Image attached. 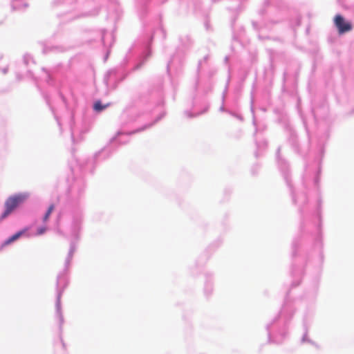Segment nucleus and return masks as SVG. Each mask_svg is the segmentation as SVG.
I'll return each instance as SVG.
<instances>
[{
    "mask_svg": "<svg viewBox=\"0 0 354 354\" xmlns=\"http://www.w3.org/2000/svg\"><path fill=\"white\" fill-rule=\"evenodd\" d=\"M28 196L25 194H19L10 196L5 202V211L1 216V219L6 218L19 205L23 203Z\"/></svg>",
    "mask_w": 354,
    "mask_h": 354,
    "instance_id": "nucleus-1",
    "label": "nucleus"
},
{
    "mask_svg": "<svg viewBox=\"0 0 354 354\" xmlns=\"http://www.w3.org/2000/svg\"><path fill=\"white\" fill-rule=\"evenodd\" d=\"M334 24L338 30L339 34H344L352 30L353 26L351 22L346 21L344 18L340 15H337L334 18Z\"/></svg>",
    "mask_w": 354,
    "mask_h": 354,
    "instance_id": "nucleus-2",
    "label": "nucleus"
},
{
    "mask_svg": "<svg viewBox=\"0 0 354 354\" xmlns=\"http://www.w3.org/2000/svg\"><path fill=\"white\" fill-rule=\"evenodd\" d=\"M26 232V230L19 231L17 232L16 234H13L12 236H10L9 239H8L5 243L4 245H8L15 241L17 240L24 232Z\"/></svg>",
    "mask_w": 354,
    "mask_h": 354,
    "instance_id": "nucleus-3",
    "label": "nucleus"
},
{
    "mask_svg": "<svg viewBox=\"0 0 354 354\" xmlns=\"http://www.w3.org/2000/svg\"><path fill=\"white\" fill-rule=\"evenodd\" d=\"M108 106V104L103 105L100 101H97L94 104V109L96 111H102Z\"/></svg>",
    "mask_w": 354,
    "mask_h": 354,
    "instance_id": "nucleus-4",
    "label": "nucleus"
},
{
    "mask_svg": "<svg viewBox=\"0 0 354 354\" xmlns=\"http://www.w3.org/2000/svg\"><path fill=\"white\" fill-rule=\"evenodd\" d=\"M54 208H55V206L53 204L50 205L46 212V213L45 214L44 218H43V221L44 222L47 221L51 214V213L53 212V211L54 210Z\"/></svg>",
    "mask_w": 354,
    "mask_h": 354,
    "instance_id": "nucleus-5",
    "label": "nucleus"
},
{
    "mask_svg": "<svg viewBox=\"0 0 354 354\" xmlns=\"http://www.w3.org/2000/svg\"><path fill=\"white\" fill-rule=\"evenodd\" d=\"M46 229L45 227L39 228L37 230V234L41 235V234H44L46 232Z\"/></svg>",
    "mask_w": 354,
    "mask_h": 354,
    "instance_id": "nucleus-6",
    "label": "nucleus"
}]
</instances>
